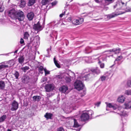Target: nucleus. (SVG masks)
Here are the masks:
<instances>
[{"label":"nucleus","mask_w":131,"mask_h":131,"mask_svg":"<svg viewBox=\"0 0 131 131\" xmlns=\"http://www.w3.org/2000/svg\"><path fill=\"white\" fill-rule=\"evenodd\" d=\"M8 15L12 19H15L17 21H23L25 17L23 12L20 10L16 11L14 9L9 11Z\"/></svg>","instance_id":"nucleus-1"},{"label":"nucleus","mask_w":131,"mask_h":131,"mask_svg":"<svg viewBox=\"0 0 131 131\" xmlns=\"http://www.w3.org/2000/svg\"><path fill=\"white\" fill-rule=\"evenodd\" d=\"M40 19L38 18H35L34 23L33 25V29L35 30L34 32H33V35L34 34H36L39 31L42 30V28L39 23Z\"/></svg>","instance_id":"nucleus-2"},{"label":"nucleus","mask_w":131,"mask_h":131,"mask_svg":"<svg viewBox=\"0 0 131 131\" xmlns=\"http://www.w3.org/2000/svg\"><path fill=\"white\" fill-rule=\"evenodd\" d=\"M90 70L89 68H86L83 70L82 72V75L80 77L81 80H86L87 78H90V76L93 75V74L90 73Z\"/></svg>","instance_id":"nucleus-3"},{"label":"nucleus","mask_w":131,"mask_h":131,"mask_svg":"<svg viewBox=\"0 0 131 131\" xmlns=\"http://www.w3.org/2000/svg\"><path fill=\"white\" fill-rule=\"evenodd\" d=\"M80 78L78 79L74 84V85L75 89L78 91H80L82 90L83 88L84 85L82 82Z\"/></svg>","instance_id":"nucleus-4"},{"label":"nucleus","mask_w":131,"mask_h":131,"mask_svg":"<svg viewBox=\"0 0 131 131\" xmlns=\"http://www.w3.org/2000/svg\"><path fill=\"white\" fill-rule=\"evenodd\" d=\"M105 103L107 105V107H108L110 108H113V109L114 110H115L117 108L119 111L121 110V112L123 111V108L121 106H119L116 104L113 103H108L106 102Z\"/></svg>","instance_id":"nucleus-5"},{"label":"nucleus","mask_w":131,"mask_h":131,"mask_svg":"<svg viewBox=\"0 0 131 131\" xmlns=\"http://www.w3.org/2000/svg\"><path fill=\"white\" fill-rule=\"evenodd\" d=\"M39 39L40 38L38 35L35 36L33 39V46L36 47L35 49L36 51L34 52L35 55L36 54V51L37 50V48L38 47L39 44Z\"/></svg>","instance_id":"nucleus-6"},{"label":"nucleus","mask_w":131,"mask_h":131,"mask_svg":"<svg viewBox=\"0 0 131 131\" xmlns=\"http://www.w3.org/2000/svg\"><path fill=\"white\" fill-rule=\"evenodd\" d=\"M12 107L10 109L12 111H16L18 108V104L15 100H14L11 104Z\"/></svg>","instance_id":"nucleus-7"},{"label":"nucleus","mask_w":131,"mask_h":131,"mask_svg":"<svg viewBox=\"0 0 131 131\" xmlns=\"http://www.w3.org/2000/svg\"><path fill=\"white\" fill-rule=\"evenodd\" d=\"M83 21V19L82 18H79L78 19H74L72 20L73 24L77 25L81 24Z\"/></svg>","instance_id":"nucleus-8"},{"label":"nucleus","mask_w":131,"mask_h":131,"mask_svg":"<svg viewBox=\"0 0 131 131\" xmlns=\"http://www.w3.org/2000/svg\"><path fill=\"white\" fill-rule=\"evenodd\" d=\"M89 118L86 112L83 113L80 116L81 120L83 121H85L88 120Z\"/></svg>","instance_id":"nucleus-9"},{"label":"nucleus","mask_w":131,"mask_h":131,"mask_svg":"<svg viewBox=\"0 0 131 131\" xmlns=\"http://www.w3.org/2000/svg\"><path fill=\"white\" fill-rule=\"evenodd\" d=\"M114 1L113 0H103L102 3L103 7L109 5V4L112 3Z\"/></svg>","instance_id":"nucleus-10"},{"label":"nucleus","mask_w":131,"mask_h":131,"mask_svg":"<svg viewBox=\"0 0 131 131\" xmlns=\"http://www.w3.org/2000/svg\"><path fill=\"white\" fill-rule=\"evenodd\" d=\"M121 49L119 48H114L112 49L109 50L107 51H105L104 53L107 52L109 53L111 52H113L115 54H117L120 51Z\"/></svg>","instance_id":"nucleus-11"},{"label":"nucleus","mask_w":131,"mask_h":131,"mask_svg":"<svg viewBox=\"0 0 131 131\" xmlns=\"http://www.w3.org/2000/svg\"><path fill=\"white\" fill-rule=\"evenodd\" d=\"M86 92L85 91H83L82 92H81L80 94H79L78 95L75 96V97L74 101H76L77 100L80 99L79 97L80 96L82 97L84 96Z\"/></svg>","instance_id":"nucleus-12"},{"label":"nucleus","mask_w":131,"mask_h":131,"mask_svg":"<svg viewBox=\"0 0 131 131\" xmlns=\"http://www.w3.org/2000/svg\"><path fill=\"white\" fill-rule=\"evenodd\" d=\"M46 91L50 92L53 89V87L51 84H49L46 85L45 86Z\"/></svg>","instance_id":"nucleus-13"},{"label":"nucleus","mask_w":131,"mask_h":131,"mask_svg":"<svg viewBox=\"0 0 131 131\" xmlns=\"http://www.w3.org/2000/svg\"><path fill=\"white\" fill-rule=\"evenodd\" d=\"M91 71L93 74L95 73L97 74H98L100 72V71L98 68H95L92 69Z\"/></svg>","instance_id":"nucleus-14"},{"label":"nucleus","mask_w":131,"mask_h":131,"mask_svg":"<svg viewBox=\"0 0 131 131\" xmlns=\"http://www.w3.org/2000/svg\"><path fill=\"white\" fill-rule=\"evenodd\" d=\"M121 14V13H113L112 14L108 15L107 16V17L109 19H111Z\"/></svg>","instance_id":"nucleus-15"},{"label":"nucleus","mask_w":131,"mask_h":131,"mask_svg":"<svg viewBox=\"0 0 131 131\" xmlns=\"http://www.w3.org/2000/svg\"><path fill=\"white\" fill-rule=\"evenodd\" d=\"M117 2L118 5V8L121 9L124 6H125L126 4L121 1H118Z\"/></svg>","instance_id":"nucleus-16"},{"label":"nucleus","mask_w":131,"mask_h":131,"mask_svg":"<svg viewBox=\"0 0 131 131\" xmlns=\"http://www.w3.org/2000/svg\"><path fill=\"white\" fill-rule=\"evenodd\" d=\"M68 88L67 86H63L59 89V90L62 92L64 93L66 92V91L68 90Z\"/></svg>","instance_id":"nucleus-17"},{"label":"nucleus","mask_w":131,"mask_h":131,"mask_svg":"<svg viewBox=\"0 0 131 131\" xmlns=\"http://www.w3.org/2000/svg\"><path fill=\"white\" fill-rule=\"evenodd\" d=\"M53 116V114L50 113H47L44 115V117L48 119H52V117Z\"/></svg>","instance_id":"nucleus-18"},{"label":"nucleus","mask_w":131,"mask_h":131,"mask_svg":"<svg viewBox=\"0 0 131 131\" xmlns=\"http://www.w3.org/2000/svg\"><path fill=\"white\" fill-rule=\"evenodd\" d=\"M18 60L19 63L22 64L24 61V57L23 56H20L18 58Z\"/></svg>","instance_id":"nucleus-19"},{"label":"nucleus","mask_w":131,"mask_h":131,"mask_svg":"<svg viewBox=\"0 0 131 131\" xmlns=\"http://www.w3.org/2000/svg\"><path fill=\"white\" fill-rule=\"evenodd\" d=\"M5 86V82L2 81H0V90H4Z\"/></svg>","instance_id":"nucleus-20"},{"label":"nucleus","mask_w":131,"mask_h":131,"mask_svg":"<svg viewBox=\"0 0 131 131\" xmlns=\"http://www.w3.org/2000/svg\"><path fill=\"white\" fill-rule=\"evenodd\" d=\"M25 2V1L20 0V3L19 5V7L21 8L24 7L26 5Z\"/></svg>","instance_id":"nucleus-21"},{"label":"nucleus","mask_w":131,"mask_h":131,"mask_svg":"<svg viewBox=\"0 0 131 131\" xmlns=\"http://www.w3.org/2000/svg\"><path fill=\"white\" fill-rule=\"evenodd\" d=\"M27 16L29 20H32L33 19V12H31L28 13L27 15Z\"/></svg>","instance_id":"nucleus-22"},{"label":"nucleus","mask_w":131,"mask_h":131,"mask_svg":"<svg viewBox=\"0 0 131 131\" xmlns=\"http://www.w3.org/2000/svg\"><path fill=\"white\" fill-rule=\"evenodd\" d=\"M41 97L39 96H33V101H35L38 102L41 99Z\"/></svg>","instance_id":"nucleus-23"},{"label":"nucleus","mask_w":131,"mask_h":131,"mask_svg":"<svg viewBox=\"0 0 131 131\" xmlns=\"http://www.w3.org/2000/svg\"><path fill=\"white\" fill-rule=\"evenodd\" d=\"M125 106V108L128 109L131 108V101L128 102L127 103H125L124 104Z\"/></svg>","instance_id":"nucleus-24"},{"label":"nucleus","mask_w":131,"mask_h":131,"mask_svg":"<svg viewBox=\"0 0 131 131\" xmlns=\"http://www.w3.org/2000/svg\"><path fill=\"white\" fill-rule=\"evenodd\" d=\"M56 57L54 56L53 58V61L56 66L58 68H60V66L59 63L58 62V61L56 60Z\"/></svg>","instance_id":"nucleus-25"},{"label":"nucleus","mask_w":131,"mask_h":131,"mask_svg":"<svg viewBox=\"0 0 131 131\" xmlns=\"http://www.w3.org/2000/svg\"><path fill=\"white\" fill-rule=\"evenodd\" d=\"M7 118V116L6 115H3L0 117V123L3 122Z\"/></svg>","instance_id":"nucleus-26"},{"label":"nucleus","mask_w":131,"mask_h":131,"mask_svg":"<svg viewBox=\"0 0 131 131\" xmlns=\"http://www.w3.org/2000/svg\"><path fill=\"white\" fill-rule=\"evenodd\" d=\"M125 98L123 96H121L119 97L117 99V101L119 102L123 103L124 101Z\"/></svg>","instance_id":"nucleus-27"},{"label":"nucleus","mask_w":131,"mask_h":131,"mask_svg":"<svg viewBox=\"0 0 131 131\" xmlns=\"http://www.w3.org/2000/svg\"><path fill=\"white\" fill-rule=\"evenodd\" d=\"M113 74H111V73L108 72L106 73L104 75L106 77V78H107V80L109 78H111Z\"/></svg>","instance_id":"nucleus-28"},{"label":"nucleus","mask_w":131,"mask_h":131,"mask_svg":"<svg viewBox=\"0 0 131 131\" xmlns=\"http://www.w3.org/2000/svg\"><path fill=\"white\" fill-rule=\"evenodd\" d=\"M38 71L39 73L42 74L43 73V70H44V69L43 67L41 66H38L37 67Z\"/></svg>","instance_id":"nucleus-29"},{"label":"nucleus","mask_w":131,"mask_h":131,"mask_svg":"<svg viewBox=\"0 0 131 131\" xmlns=\"http://www.w3.org/2000/svg\"><path fill=\"white\" fill-rule=\"evenodd\" d=\"M86 113L87 114L89 118L92 117V115L94 113L93 111L92 110H90L87 111Z\"/></svg>","instance_id":"nucleus-30"},{"label":"nucleus","mask_w":131,"mask_h":131,"mask_svg":"<svg viewBox=\"0 0 131 131\" xmlns=\"http://www.w3.org/2000/svg\"><path fill=\"white\" fill-rule=\"evenodd\" d=\"M92 51L90 48L89 47H88L85 48L84 52L86 53H89L91 52Z\"/></svg>","instance_id":"nucleus-31"},{"label":"nucleus","mask_w":131,"mask_h":131,"mask_svg":"<svg viewBox=\"0 0 131 131\" xmlns=\"http://www.w3.org/2000/svg\"><path fill=\"white\" fill-rule=\"evenodd\" d=\"M52 0H42L41 1V3L43 5H45L48 3L50 1H51Z\"/></svg>","instance_id":"nucleus-32"},{"label":"nucleus","mask_w":131,"mask_h":131,"mask_svg":"<svg viewBox=\"0 0 131 131\" xmlns=\"http://www.w3.org/2000/svg\"><path fill=\"white\" fill-rule=\"evenodd\" d=\"M13 75L14 76L16 79H18L19 74V73L18 71H15V73L13 74Z\"/></svg>","instance_id":"nucleus-33"},{"label":"nucleus","mask_w":131,"mask_h":131,"mask_svg":"<svg viewBox=\"0 0 131 131\" xmlns=\"http://www.w3.org/2000/svg\"><path fill=\"white\" fill-rule=\"evenodd\" d=\"M29 69V67L28 66H25L21 68V69L25 72Z\"/></svg>","instance_id":"nucleus-34"},{"label":"nucleus","mask_w":131,"mask_h":131,"mask_svg":"<svg viewBox=\"0 0 131 131\" xmlns=\"http://www.w3.org/2000/svg\"><path fill=\"white\" fill-rule=\"evenodd\" d=\"M9 67L7 65L1 64L0 65V70H2L3 69L8 68Z\"/></svg>","instance_id":"nucleus-35"},{"label":"nucleus","mask_w":131,"mask_h":131,"mask_svg":"<svg viewBox=\"0 0 131 131\" xmlns=\"http://www.w3.org/2000/svg\"><path fill=\"white\" fill-rule=\"evenodd\" d=\"M22 81L24 83H26L28 82V79L26 77H23L22 79Z\"/></svg>","instance_id":"nucleus-36"},{"label":"nucleus","mask_w":131,"mask_h":131,"mask_svg":"<svg viewBox=\"0 0 131 131\" xmlns=\"http://www.w3.org/2000/svg\"><path fill=\"white\" fill-rule=\"evenodd\" d=\"M121 113L120 114L121 115H123L124 116H128V114L127 112H125L124 111H122Z\"/></svg>","instance_id":"nucleus-37"},{"label":"nucleus","mask_w":131,"mask_h":131,"mask_svg":"<svg viewBox=\"0 0 131 131\" xmlns=\"http://www.w3.org/2000/svg\"><path fill=\"white\" fill-rule=\"evenodd\" d=\"M29 36V35L27 32H26L25 33L24 35V39H28V37Z\"/></svg>","instance_id":"nucleus-38"},{"label":"nucleus","mask_w":131,"mask_h":131,"mask_svg":"<svg viewBox=\"0 0 131 131\" xmlns=\"http://www.w3.org/2000/svg\"><path fill=\"white\" fill-rule=\"evenodd\" d=\"M74 127H77L79 126V125L77 122V120L75 119H74Z\"/></svg>","instance_id":"nucleus-39"},{"label":"nucleus","mask_w":131,"mask_h":131,"mask_svg":"<svg viewBox=\"0 0 131 131\" xmlns=\"http://www.w3.org/2000/svg\"><path fill=\"white\" fill-rule=\"evenodd\" d=\"M100 80L102 81H103L106 80H107V78H106V77L104 75L101 76L100 78Z\"/></svg>","instance_id":"nucleus-40"},{"label":"nucleus","mask_w":131,"mask_h":131,"mask_svg":"<svg viewBox=\"0 0 131 131\" xmlns=\"http://www.w3.org/2000/svg\"><path fill=\"white\" fill-rule=\"evenodd\" d=\"M99 55L100 54H97L95 55H93L92 56V59H97L99 58Z\"/></svg>","instance_id":"nucleus-41"},{"label":"nucleus","mask_w":131,"mask_h":131,"mask_svg":"<svg viewBox=\"0 0 131 131\" xmlns=\"http://www.w3.org/2000/svg\"><path fill=\"white\" fill-rule=\"evenodd\" d=\"M107 56L106 55H104L103 56L100 58V60L103 61H106L107 59Z\"/></svg>","instance_id":"nucleus-42"},{"label":"nucleus","mask_w":131,"mask_h":131,"mask_svg":"<svg viewBox=\"0 0 131 131\" xmlns=\"http://www.w3.org/2000/svg\"><path fill=\"white\" fill-rule=\"evenodd\" d=\"M123 58V57L122 56H118L115 59L114 62H115L116 61H119L121 60Z\"/></svg>","instance_id":"nucleus-43"},{"label":"nucleus","mask_w":131,"mask_h":131,"mask_svg":"<svg viewBox=\"0 0 131 131\" xmlns=\"http://www.w3.org/2000/svg\"><path fill=\"white\" fill-rule=\"evenodd\" d=\"M98 63L101 68H104V63H102L100 61V60H99Z\"/></svg>","instance_id":"nucleus-44"},{"label":"nucleus","mask_w":131,"mask_h":131,"mask_svg":"<svg viewBox=\"0 0 131 131\" xmlns=\"http://www.w3.org/2000/svg\"><path fill=\"white\" fill-rule=\"evenodd\" d=\"M57 35V32L56 31H53L50 34L51 37H52V35L55 36Z\"/></svg>","instance_id":"nucleus-45"},{"label":"nucleus","mask_w":131,"mask_h":131,"mask_svg":"<svg viewBox=\"0 0 131 131\" xmlns=\"http://www.w3.org/2000/svg\"><path fill=\"white\" fill-rule=\"evenodd\" d=\"M65 80L67 82H70L71 81L70 78L68 77H66L65 78Z\"/></svg>","instance_id":"nucleus-46"},{"label":"nucleus","mask_w":131,"mask_h":131,"mask_svg":"<svg viewBox=\"0 0 131 131\" xmlns=\"http://www.w3.org/2000/svg\"><path fill=\"white\" fill-rule=\"evenodd\" d=\"M4 9L3 6L2 5L0 4V12H3Z\"/></svg>","instance_id":"nucleus-47"},{"label":"nucleus","mask_w":131,"mask_h":131,"mask_svg":"<svg viewBox=\"0 0 131 131\" xmlns=\"http://www.w3.org/2000/svg\"><path fill=\"white\" fill-rule=\"evenodd\" d=\"M95 1L98 3H100L103 6L102 1L103 0H94Z\"/></svg>","instance_id":"nucleus-48"},{"label":"nucleus","mask_w":131,"mask_h":131,"mask_svg":"<svg viewBox=\"0 0 131 131\" xmlns=\"http://www.w3.org/2000/svg\"><path fill=\"white\" fill-rule=\"evenodd\" d=\"M125 93L127 95H131V91L126 90L125 91Z\"/></svg>","instance_id":"nucleus-49"},{"label":"nucleus","mask_w":131,"mask_h":131,"mask_svg":"<svg viewBox=\"0 0 131 131\" xmlns=\"http://www.w3.org/2000/svg\"><path fill=\"white\" fill-rule=\"evenodd\" d=\"M57 131H64V130L62 127H60L57 128Z\"/></svg>","instance_id":"nucleus-50"},{"label":"nucleus","mask_w":131,"mask_h":131,"mask_svg":"<svg viewBox=\"0 0 131 131\" xmlns=\"http://www.w3.org/2000/svg\"><path fill=\"white\" fill-rule=\"evenodd\" d=\"M66 10H64L63 11V13L61 14H60L59 16L61 18L62 17L63 15H64L65 14V12Z\"/></svg>","instance_id":"nucleus-51"},{"label":"nucleus","mask_w":131,"mask_h":131,"mask_svg":"<svg viewBox=\"0 0 131 131\" xmlns=\"http://www.w3.org/2000/svg\"><path fill=\"white\" fill-rule=\"evenodd\" d=\"M44 71L45 73V75L48 74H49L50 72L49 71H47L46 69H44Z\"/></svg>","instance_id":"nucleus-52"},{"label":"nucleus","mask_w":131,"mask_h":131,"mask_svg":"<svg viewBox=\"0 0 131 131\" xmlns=\"http://www.w3.org/2000/svg\"><path fill=\"white\" fill-rule=\"evenodd\" d=\"M127 85L128 86L131 87V80H129L128 81Z\"/></svg>","instance_id":"nucleus-53"},{"label":"nucleus","mask_w":131,"mask_h":131,"mask_svg":"<svg viewBox=\"0 0 131 131\" xmlns=\"http://www.w3.org/2000/svg\"><path fill=\"white\" fill-rule=\"evenodd\" d=\"M57 3V1H55L53 2H52L51 4L53 6H54Z\"/></svg>","instance_id":"nucleus-54"},{"label":"nucleus","mask_w":131,"mask_h":131,"mask_svg":"<svg viewBox=\"0 0 131 131\" xmlns=\"http://www.w3.org/2000/svg\"><path fill=\"white\" fill-rule=\"evenodd\" d=\"M116 7H117V8H118V5L117 2L116 4L114 6V8H115Z\"/></svg>","instance_id":"nucleus-55"},{"label":"nucleus","mask_w":131,"mask_h":131,"mask_svg":"<svg viewBox=\"0 0 131 131\" xmlns=\"http://www.w3.org/2000/svg\"><path fill=\"white\" fill-rule=\"evenodd\" d=\"M24 43V41L23 39L22 38H21L20 39V43L21 44H23Z\"/></svg>","instance_id":"nucleus-56"},{"label":"nucleus","mask_w":131,"mask_h":131,"mask_svg":"<svg viewBox=\"0 0 131 131\" xmlns=\"http://www.w3.org/2000/svg\"><path fill=\"white\" fill-rule=\"evenodd\" d=\"M13 52H9V53H7L4 54H1V55L8 56H9V54H11V53H12Z\"/></svg>","instance_id":"nucleus-57"},{"label":"nucleus","mask_w":131,"mask_h":131,"mask_svg":"<svg viewBox=\"0 0 131 131\" xmlns=\"http://www.w3.org/2000/svg\"><path fill=\"white\" fill-rule=\"evenodd\" d=\"M101 104V102H97L96 104L95 105L97 106H98L99 105Z\"/></svg>","instance_id":"nucleus-58"},{"label":"nucleus","mask_w":131,"mask_h":131,"mask_svg":"<svg viewBox=\"0 0 131 131\" xmlns=\"http://www.w3.org/2000/svg\"><path fill=\"white\" fill-rule=\"evenodd\" d=\"M104 46H101V47H98L96 49L97 50L99 49H101L102 48H103Z\"/></svg>","instance_id":"nucleus-59"},{"label":"nucleus","mask_w":131,"mask_h":131,"mask_svg":"<svg viewBox=\"0 0 131 131\" xmlns=\"http://www.w3.org/2000/svg\"><path fill=\"white\" fill-rule=\"evenodd\" d=\"M57 77L59 79H62V77L60 75H58Z\"/></svg>","instance_id":"nucleus-60"},{"label":"nucleus","mask_w":131,"mask_h":131,"mask_svg":"<svg viewBox=\"0 0 131 131\" xmlns=\"http://www.w3.org/2000/svg\"><path fill=\"white\" fill-rule=\"evenodd\" d=\"M18 51V50H16L14 52V53H16Z\"/></svg>","instance_id":"nucleus-61"},{"label":"nucleus","mask_w":131,"mask_h":131,"mask_svg":"<svg viewBox=\"0 0 131 131\" xmlns=\"http://www.w3.org/2000/svg\"><path fill=\"white\" fill-rule=\"evenodd\" d=\"M88 59V57H86L85 58V60L86 61Z\"/></svg>","instance_id":"nucleus-62"},{"label":"nucleus","mask_w":131,"mask_h":131,"mask_svg":"<svg viewBox=\"0 0 131 131\" xmlns=\"http://www.w3.org/2000/svg\"><path fill=\"white\" fill-rule=\"evenodd\" d=\"M128 56L131 58V53L128 55Z\"/></svg>","instance_id":"nucleus-63"},{"label":"nucleus","mask_w":131,"mask_h":131,"mask_svg":"<svg viewBox=\"0 0 131 131\" xmlns=\"http://www.w3.org/2000/svg\"><path fill=\"white\" fill-rule=\"evenodd\" d=\"M45 56L47 57H50V56H49L48 54V55H45Z\"/></svg>","instance_id":"nucleus-64"}]
</instances>
